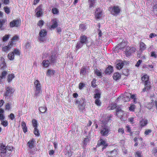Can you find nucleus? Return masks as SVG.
<instances>
[{"mask_svg":"<svg viewBox=\"0 0 157 157\" xmlns=\"http://www.w3.org/2000/svg\"><path fill=\"white\" fill-rule=\"evenodd\" d=\"M152 131L151 129H146L144 132V134L146 136L149 135L151 132Z\"/></svg>","mask_w":157,"mask_h":157,"instance_id":"obj_53","label":"nucleus"},{"mask_svg":"<svg viewBox=\"0 0 157 157\" xmlns=\"http://www.w3.org/2000/svg\"><path fill=\"white\" fill-rule=\"evenodd\" d=\"M6 90L5 96H10L14 92L13 89L11 87H7L6 88Z\"/></svg>","mask_w":157,"mask_h":157,"instance_id":"obj_10","label":"nucleus"},{"mask_svg":"<svg viewBox=\"0 0 157 157\" xmlns=\"http://www.w3.org/2000/svg\"><path fill=\"white\" fill-rule=\"evenodd\" d=\"M142 152L138 151L136 152V157H142L141 154Z\"/></svg>","mask_w":157,"mask_h":157,"instance_id":"obj_49","label":"nucleus"},{"mask_svg":"<svg viewBox=\"0 0 157 157\" xmlns=\"http://www.w3.org/2000/svg\"><path fill=\"white\" fill-rule=\"evenodd\" d=\"M13 44V42L11 41L9 43L8 46H5L2 48V49L3 51L6 52L8 50H10L12 47Z\"/></svg>","mask_w":157,"mask_h":157,"instance_id":"obj_14","label":"nucleus"},{"mask_svg":"<svg viewBox=\"0 0 157 157\" xmlns=\"http://www.w3.org/2000/svg\"><path fill=\"white\" fill-rule=\"evenodd\" d=\"M86 67H83L82 68L80 72V73L81 75H84L86 74Z\"/></svg>","mask_w":157,"mask_h":157,"instance_id":"obj_35","label":"nucleus"},{"mask_svg":"<svg viewBox=\"0 0 157 157\" xmlns=\"http://www.w3.org/2000/svg\"><path fill=\"white\" fill-rule=\"evenodd\" d=\"M39 110L41 113H45L47 110V108L46 107H41L39 108Z\"/></svg>","mask_w":157,"mask_h":157,"instance_id":"obj_36","label":"nucleus"},{"mask_svg":"<svg viewBox=\"0 0 157 157\" xmlns=\"http://www.w3.org/2000/svg\"><path fill=\"white\" fill-rule=\"evenodd\" d=\"M84 44L80 41H78L76 45V49L78 50L82 47Z\"/></svg>","mask_w":157,"mask_h":157,"instance_id":"obj_34","label":"nucleus"},{"mask_svg":"<svg viewBox=\"0 0 157 157\" xmlns=\"http://www.w3.org/2000/svg\"><path fill=\"white\" fill-rule=\"evenodd\" d=\"M32 122L33 127L34 128H37V121L35 119H33L32 120Z\"/></svg>","mask_w":157,"mask_h":157,"instance_id":"obj_40","label":"nucleus"},{"mask_svg":"<svg viewBox=\"0 0 157 157\" xmlns=\"http://www.w3.org/2000/svg\"><path fill=\"white\" fill-rule=\"evenodd\" d=\"M21 21L19 20H14L10 23V26L11 27H18L20 25Z\"/></svg>","mask_w":157,"mask_h":157,"instance_id":"obj_9","label":"nucleus"},{"mask_svg":"<svg viewBox=\"0 0 157 157\" xmlns=\"http://www.w3.org/2000/svg\"><path fill=\"white\" fill-rule=\"evenodd\" d=\"M110 131V130L109 128L106 126H102L100 128V133L101 135L102 136H107Z\"/></svg>","mask_w":157,"mask_h":157,"instance_id":"obj_4","label":"nucleus"},{"mask_svg":"<svg viewBox=\"0 0 157 157\" xmlns=\"http://www.w3.org/2000/svg\"><path fill=\"white\" fill-rule=\"evenodd\" d=\"M95 0H89V3H90L89 7L90 8L93 7L95 3Z\"/></svg>","mask_w":157,"mask_h":157,"instance_id":"obj_48","label":"nucleus"},{"mask_svg":"<svg viewBox=\"0 0 157 157\" xmlns=\"http://www.w3.org/2000/svg\"><path fill=\"white\" fill-rule=\"evenodd\" d=\"M10 35H5L2 38V40L3 41H7L9 38L10 36Z\"/></svg>","mask_w":157,"mask_h":157,"instance_id":"obj_52","label":"nucleus"},{"mask_svg":"<svg viewBox=\"0 0 157 157\" xmlns=\"http://www.w3.org/2000/svg\"><path fill=\"white\" fill-rule=\"evenodd\" d=\"M124 66V63L122 61L120 60L116 65L117 69L120 70Z\"/></svg>","mask_w":157,"mask_h":157,"instance_id":"obj_22","label":"nucleus"},{"mask_svg":"<svg viewBox=\"0 0 157 157\" xmlns=\"http://www.w3.org/2000/svg\"><path fill=\"white\" fill-rule=\"evenodd\" d=\"M85 86V84L82 83H80L79 84V88L82 89Z\"/></svg>","mask_w":157,"mask_h":157,"instance_id":"obj_64","label":"nucleus"},{"mask_svg":"<svg viewBox=\"0 0 157 157\" xmlns=\"http://www.w3.org/2000/svg\"><path fill=\"white\" fill-rule=\"evenodd\" d=\"M13 149V147L9 146H6L4 144H2L0 146L1 152L5 157H9Z\"/></svg>","mask_w":157,"mask_h":157,"instance_id":"obj_1","label":"nucleus"},{"mask_svg":"<svg viewBox=\"0 0 157 157\" xmlns=\"http://www.w3.org/2000/svg\"><path fill=\"white\" fill-rule=\"evenodd\" d=\"M8 57L9 59L11 60H13L14 59V53L13 52H10L8 55Z\"/></svg>","mask_w":157,"mask_h":157,"instance_id":"obj_32","label":"nucleus"},{"mask_svg":"<svg viewBox=\"0 0 157 157\" xmlns=\"http://www.w3.org/2000/svg\"><path fill=\"white\" fill-rule=\"evenodd\" d=\"M50 63L48 60H44L42 62V65L44 67H47L49 66Z\"/></svg>","mask_w":157,"mask_h":157,"instance_id":"obj_26","label":"nucleus"},{"mask_svg":"<svg viewBox=\"0 0 157 157\" xmlns=\"http://www.w3.org/2000/svg\"><path fill=\"white\" fill-rule=\"evenodd\" d=\"M1 124L4 127H6L7 126L8 124V122L6 120H2L1 121Z\"/></svg>","mask_w":157,"mask_h":157,"instance_id":"obj_50","label":"nucleus"},{"mask_svg":"<svg viewBox=\"0 0 157 157\" xmlns=\"http://www.w3.org/2000/svg\"><path fill=\"white\" fill-rule=\"evenodd\" d=\"M114 79L117 80L121 78V75L118 73H115L113 76Z\"/></svg>","mask_w":157,"mask_h":157,"instance_id":"obj_33","label":"nucleus"},{"mask_svg":"<svg viewBox=\"0 0 157 157\" xmlns=\"http://www.w3.org/2000/svg\"><path fill=\"white\" fill-rule=\"evenodd\" d=\"M113 68L111 66H109L106 69L105 71V73L107 74H110L113 71Z\"/></svg>","mask_w":157,"mask_h":157,"instance_id":"obj_25","label":"nucleus"},{"mask_svg":"<svg viewBox=\"0 0 157 157\" xmlns=\"http://www.w3.org/2000/svg\"><path fill=\"white\" fill-rule=\"evenodd\" d=\"M95 74L98 76H101V73L98 70H97L95 71Z\"/></svg>","mask_w":157,"mask_h":157,"instance_id":"obj_62","label":"nucleus"},{"mask_svg":"<svg viewBox=\"0 0 157 157\" xmlns=\"http://www.w3.org/2000/svg\"><path fill=\"white\" fill-rule=\"evenodd\" d=\"M52 24L51 25V28L54 29L58 26V24L57 22L56 19H54L52 20Z\"/></svg>","mask_w":157,"mask_h":157,"instance_id":"obj_18","label":"nucleus"},{"mask_svg":"<svg viewBox=\"0 0 157 157\" xmlns=\"http://www.w3.org/2000/svg\"><path fill=\"white\" fill-rule=\"evenodd\" d=\"M42 8L41 6H40L36 9V15L37 17H40L42 14Z\"/></svg>","mask_w":157,"mask_h":157,"instance_id":"obj_12","label":"nucleus"},{"mask_svg":"<svg viewBox=\"0 0 157 157\" xmlns=\"http://www.w3.org/2000/svg\"><path fill=\"white\" fill-rule=\"evenodd\" d=\"M47 32L46 30L44 29L41 30L39 33V36L38 38L39 40L42 42L45 41V37L47 35Z\"/></svg>","mask_w":157,"mask_h":157,"instance_id":"obj_6","label":"nucleus"},{"mask_svg":"<svg viewBox=\"0 0 157 157\" xmlns=\"http://www.w3.org/2000/svg\"><path fill=\"white\" fill-rule=\"evenodd\" d=\"M4 112V110L0 108V121H2L5 119V116L3 114Z\"/></svg>","mask_w":157,"mask_h":157,"instance_id":"obj_28","label":"nucleus"},{"mask_svg":"<svg viewBox=\"0 0 157 157\" xmlns=\"http://www.w3.org/2000/svg\"><path fill=\"white\" fill-rule=\"evenodd\" d=\"M109 10H110L111 13L114 15L118 14L120 11V9L117 6L109 7Z\"/></svg>","mask_w":157,"mask_h":157,"instance_id":"obj_5","label":"nucleus"},{"mask_svg":"<svg viewBox=\"0 0 157 157\" xmlns=\"http://www.w3.org/2000/svg\"><path fill=\"white\" fill-rule=\"evenodd\" d=\"M110 157H115L117 155V152L116 150H114L110 152Z\"/></svg>","mask_w":157,"mask_h":157,"instance_id":"obj_31","label":"nucleus"},{"mask_svg":"<svg viewBox=\"0 0 157 157\" xmlns=\"http://www.w3.org/2000/svg\"><path fill=\"white\" fill-rule=\"evenodd\" d=\"M89 139L88 138H85L84 139L83 142V147H84L86 146V145H87L88 144V143L89 142Z\"/></svg>","mask_w":157,"mask_h":157,"instance_id":"obj_47","label":"nucleus"},{"mask_svg":"<svg viewBox=\"0 0 157 157\" xmlns=\"http://www.w3.org/2000/svg\"><path fill=\"white\" fill-rule=\"evenodd\" d=\"M14 77L13 74H9L7 77V81L9 82H10Z\"/></svg>","mask_w":157,"mask_h":157,"instance_id":"obj_38","label":"nucleus"},{"mask_svg":"<svg viewBox=\"0 0 157 157\" xmlns=\"http://www.w3.org/2000/svg\"><path fill=\"white\" fill-rule=\"evenodd\" d=\"M110 108V109H113L115 108H116L117 109L118 108L117 107L116 104H111L109 107V108Z\"/></svg>","mask_w":157,"mask_h":157,"instance_id":"obj_41","label":"nucleus"},{"mask_svg":"<svg viewBox=\"0 0 157 157\" xmlns=\"http://www.w3.org/2000/svg\"><path fill=\"white\" fill-rule=\"evenodd\" d=\"M140 50L141 51H143L146 48V45L143 42H140Z\"/></svg>","mask_w":157,"mask_h":157,"instance_id":"obj_29","label":"nucleus"},{"mask_svg":"<svg viewBox=\"0 0 157 157\" xmlns=\"http://www.w3.org/2000/svg\"><path fill=\"white\" fill-rule=\"evenodd\" d=\"M80 41L84 44H86L87 41V37L84 35H82L80 36Z\"/></svg>","mask_w":157,"mask_h":157,"instance_id":"obj_16","label":"nucleus"},{"mask_svg":"<svg viewBox=\"0 0 157 157\" xmlns=\"http://www.w3.org/2000/svg\"><path fill=\"white\" fill-rule=\"evenodd\" d=\"M19 39V37L17 35H15L13 36L11 39V41L13 42L14 41H17Z\"/></svg>","mask_w":157,"mask_h":157,"instance_id":"obj_55","label":"nucleus"},{"mask_svg":"<svg viewBox=\"0 0 157 157\" xmlns=\"http://www.w3.org/2000/svg\"><path fill=\"white\" fill-rule=\"evenodd\" d=\"M44 22L43 20H40L38 21V25L40 27H41L44 25Z\"/></svg>","mask_w":157,"mask_h":157,"instance_id":"obj_63","label":"nucleus"},{"mask_svg":"<svg viewBox=\"0 0 157 157\" xmlns=\"http://www.w3.org/2000/svg\"><path fill=\"white\" fill-rule=\"evenodd\" d=\"M102 15V11H101L99 8L96 9L95 11V17L97 19H99L101 17Z\"/></svg>","mask_w":157,"mask_h":157,"instance_id":"obj_13","label":"nucleus"},{"mask_svg":"<svg viewBox=\"0 0 157 157\" xmlns=\"http://www.w3.org/2000/svg\"><path fill=\"white\" fill-rule=\"evenodd\" d=\"M96 80L94 78L93 79L92 81L91 82V86L93 87H95L96 86Z\"/></svg>","mask_w":157,"mask_h":157,"instance_id":"obj_59","label":"nucleus"},{"mask_svg":"<svg viewBox=\"0 0 157 157\" xmlns=\"http://www.w3.org/2000/svg\"><path fill=\"white\" fill-rule=\"evenodd\" d=\"M141 79L143 82H144V84L146 85L147 88H149V85H150V82L149 81V77L147 75H144L141 78Z\"/></svg>","mask_w":157,"mask_h":157,"instance_id":"obj_8","label":"nucleus"},{"mask_svg":"<svg viewBox=\"0 0 157 157\" xmlns=\"http://www.w3.org/2000/svg\"><path fill=\"white\" fill-rule=\"evenodd\" d=\"M152 154L154 156H157V148L154 147L152 150Z\"/></svg>","mask_w":157,"mask_h":157,"instance_id":"obj_46","label":"nucleus"},{"mask_svg":"<svg viewBox=\"0 0 157 157\" xmlns=\"http://www.w3.org/2000/svg\"><path fill=\"white\" fill-rule=\"evenodd\" d=\"M79 29L82 31H83L86 29L85 25L84 24H80L79 25Z\"/></svg>","mask_w":157,"mask_h":157,"instance_id":"obj_42","label":"nucleus"},{"mask_svg":"<svg viewBox=\"0 0 157 157\" xmlns=\"http://www.w3.org/2000/svg\"><path fill=\"white\" fill-rule=\"evenodd\" d=\"M28 144L29 147L30 149H32L34 147V140L33 139L29 140L28 143Z\"/></svg>","mask_w":157,"mask_h":157,"instance_id":"obj_24","label":"nucleus"},{"mask_svg":"<svg viewBox=\"0 0 157 157\" xmlns=\"http://www.w3.org/2000/svg\"><path fill=\"white\" fill-rule=\"evenodd\" d=\"M6 67V63L3 58L0 59V68L2 69H4Z\"/></svg>","mask_w":157,"mask_h":157,"instance_id":"obj_15","label":"nucleus"},{"mask_svg":"<svg viewBox=\"0 0 157 157\" xmlns=\"http://www.w3.org/2000/svg\"><path fill=\"white\" fill-rule=\"evenodd\" d=\"M14 53V54H15L16 55L19 56L20 55V51L17 49H15L13 52Z\"/></svg>","mask_w":157,"mask_h":157,"instance_id":"obj_57","label":"nucleus"},{"mask_svg":"<svg viewBox=\"0 0 157 157\" xmlns=\"http://www.w3.org/2000/svg\"><path fill=\"white\" fill-rule=\"evenodd\" d=\"M21 126L24 132V133L26 132L27 131V127H26V124L24 122L22 121L21 122Z\"/></svg>","mask_w":157,"mask_h":157,"instance_id":"obj_30","label":"nucleus"},{"mask_svg":"<svg viewBox=\"0 0 157 157\" xmlns=\"http://www.w3.org/2000/svg\"><path fill=\"white\" fill-rule=\"evenodd\" d=\"M81 105L79 107V109L81 111H82L84 109V105L85 102L84 99L82 98L80 101Z\"/></svg>","mask_w":157,"mask_h":157,"instance_id":"obj_20","label":"nucleus"},{"mask_svg":"<svg viewBox=\"0 0 157 157\" xmlns=\"http://www.w3.org/2000/svg\"><path fill=\"white\" fill-rule=\"evenodd\" d=\"M116 113L117 116L121 118L123 114V112L121 109L119 108L117 109Z\"/></svg>","mask_w":157,"mask_h":157,"instance_id":"obj_19","label":"nucleus"},{"mask_svg":"<svg viewBox=\"0 0 157 157\" xmlns=\"http://www.w3.org/2000/svg\"><path fill=\"white\" fill-rule=\"evenodd\" d=\"M106 144V143L105 141L101 139H100L98 141V144L99 146H100L101 145H104Z\"/></svg>","mask_w":157,"mask_h":157,"instance_id":"obj_37","label":"nucleus"},{"mask_svg":"<svg viewBox=\"0 0 157 157\" xmlns=\"http://www.w3.org/2000/svg\"><path fill=\"white\" fill-rule=\"evenodd\" d=\"M34 86L35 88V96H39L40 94L42 92L41 86L40 81L38 80H36L34 82Z\"/></svg>","mask_w":157,"mask_h":157,"instance_id":"obj_2","label":"nucleus"},{"mask_svg":"<svg viewBox=\"0 0 157 157\" xmlns=\"http://www.w3.org/2000/svg\"><path fill=\"white\" fill-rule=\"evenodd\" d=\"M52 12L54 14H57L59 13L57 9L56 8H54L52 9Z\"/></svg>","mask_w":157,"mask_h":157,"instance_id":"obj_54","label":"nucleus"},{"mask_svg":"<svg viewBox=\"0 0 157 157\" xmlns=\"http://www.w3.org/2000/svg\"><path fill=\"white\" fill-rule=\"evenodd\" d=\"M6 21V19H1L0 20V29L3 30L5 28L3 25Z\"/></svg>","mask_w":157,"mask_h":157,"instance_id":"obj_23","label":"nucleus"},{"mask_svg":"<svg viewBox=\"0 0 157 157\" xmlns=\"http://www.w3.org/2000/svg\"><path fill=\"white\" fill-rule=\"evenodd\" d=\"M154 103L152 101L151 103H147L146 105V107L149 109H151L153 106Z\"/></svg>","mask_w":157,"mask_h":157,"instance_id":"obj_39","label":"nucleus"},{"mask_svg":"<svg viewBox=\"0 0 157 157\" xmlns=\"http://www.w3.org/2000/svg\"><path fill=\"white\" fill-rule=\"evenodd\" d=\"M34 133L36 136H38L40 135L39 131L37 128H34Z\"/></svg>","mask_w":157,"mask_h":157,"instance_id":"obj_45","label":"nucleus"},{"mask_svg":"<svg viewBox=\"0 0 157 157\" xmlns=\"http://www.w3.org/2000/svg\"><path fill=\"white\" fill-rule=\"evenodd\" d=\"M95 103L97 105L99 106H101V102L99 99H96L95 101Z\"/></svg>","mask_w":157,"mask_h":157,"instance_id":"obj_58","label":"nucleus"},{"mask_svg":"<svg viewBox=\"0 0 157 157\" xmlns=\"http://www.w3.org/2000/svg\"><path fill=\"white\" fill-rule=\"evenodd\" d=\"M4 9L5 12L7 14H9L10 13V9L7 6L4 7Z\"/></svg>","mask_w":157,"mask_h":157,"instance_id":"obj_60","label":"nucleus"},{"mask_svg":"<svg viewBox=\"0 0 157 157\" xmlns=\"http://www.w3.org/2000/svg\"><path fill=\"white\" fill-rule=\"evenodd\" d=\"M136 50V49L134 47H127L124 48V51L127 57L130 56L132 53L135 52Z\"/></svg>","mask_w":157,"mask_h":157,"instance_id":"obj_3","label":"nucleus"},{"mask_svg":"<svg viewBox=\"0 0 157 157\" xmlns=\"http://www.w3.org/2000/svg\"><path fill=\"white\" fill-rule=\"evenodd\" d=\"M135 108V105L134 104H132L129 107V109L131 111H134Z\"/></svg>","mask_w":157,"mask_h":157,"instance_id":"obj_56","label":"nucleus"},{"mask_svg":"<svg viewBox=\"0 0 157 157\" xmlns=\"http://www.w3.org/2000/svg\"><path fill=\"white\" fill-rule=\"evenodd\" d=\"M131 95V94L129 93L126 92L124 93V94L121 95L119 97L117 100H119L120 99H123V98H127V100H124V99L123 101L124 102H126L127 101H129L130 99V96Z\"/></svg>","mask_w":157,"mask_h":157,"instance_id":"obj_7","label":"nucleus"},{"mask_svg":"<svg viewBox=\"0 0 157 157\" xmlns=\"http://www.w3.org/2000/svg\"><path fill=\"white\" fill-rule=\"evenodd\" d=\"M7 74V72L6 71H4L2 73L1 76L0 77V78L2 79L3 78H5L6 75Z\"/></svg>","mask_w":157,"mask_h":157,"instance_id":"obj_51","label":"nucleus"},{"mask_svg":"<svg viewBox=\"0 0 157 157\" xmlns=\"http://www.w3.org/2000/svg\"><path fill=\"white\" fill-rule=\"evenodd\" d=\"M72 153L71 151H68L66 153L65 155L67 157H71L72 155Z\"/></svg>","mask_w":157,"mask_h":157,"instance_id":"obj_61","label":"nucleus"},{"mask_svg":"<svg viewBox=\"0 0 157 157\" xmlns=\"http://www.w3.org/2000/svg\"><path fill=\"white\" fill-rule=\"evenodd\" d=\"M154 0L153 1L152 4H153L152 7V11L155 14H157V2L155 4L154 3Z\"/></svg>","mask_w":157,"mask_h":157,"instance_id":"obj_21","label":"nucleus"},{"mask_svg":"<svg viewBox=\"0 0 157 157\" xmlns=\"http://www.w3.org/2000/svg\"><path fill=\"white\" fill-rule=\"evenodd\" d=\"M148 123V121L147 119L142 118L139 122V125L140 127L142 128L146 126Z\"/></svg>","mask_w":157,"mask_h":157,"instance_id":"obj_11","label":"nucleus"},{"mask_svg":"<svg viewBox=\"0 0 157 157\" xmlns=\"http://www.w3.org/2000/svg\"><path fill=\"white\" fill-rule=\"evenodd\" d=\"M135 142L137 141L139 144H142L143 143L142 139L141 138L135 137L134 139Z\"/></svg>","mask_w":157,"mask_h":157,"instance_id":"obj_44","label":"nucleus"},{"mask_svg":"<svg viewBox=\"0 0 157 157\" xmlns=\"http://www.w3.org/2000/svg\"><path fill=\"white\" fill-rule=\"evenodd\" d=\"M55 73V72L54 70L49 69L48 71L47 75L49 76L52 75H54Z\"/></svg>","mask_w":157,"mask_h":157,"instance_id":"obj_43","label":"nucleus"},{"mask_svg":"<svg viewBox=\"0 0 157 157\" xmlns=\"http://www.w3.org/2000/svg\"><path fill=\"white\" fill-rule=\"evenodd\" d=\"M95 92L96 94L94 95V98L96 99H99L101 97V94L99 92V90H98L96 89L95 90Z\"/></svg>","mask_w":157,"mask_h":157,"instance_id":"obj_27","label":"nucleus"},{"mask_svg":"<svg viewBox=\"0 0 157 157\" xmlns=\"http://www.w3.org/2000/svg\"><path fill=\"white\" fill-rule=\"evenodd\" d=\"M56 57L55 55H53L52 53V55L49 58V59L50 61V63H54L56 62Z\"/></svg>","mask_w":157,"mask_h":157,"instance_id":"obj_17","label":"nucleus"}]
</instances>
